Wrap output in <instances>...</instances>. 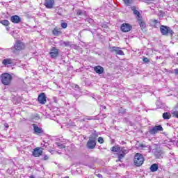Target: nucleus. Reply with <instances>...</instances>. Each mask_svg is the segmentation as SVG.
I'll use <instances>...</instances> for the list:
<instances>
[{
  "instance_id": "1",
  "label": "nucleus",
  "mask_w": 178,
  "mask_h": 178,
  "mask_svg": "<svg viewBox=\"0 0 178 178\" xmlns=\"http://www.w3.org/2000/svg\"><path fill=\"white\" fill-rule=\"evenodd\" d=\"M1 79L3 86H9L12 81V75H10V74L4 73L1 74Z\"/></svg>"
},
{
  "instance_id": "2",
  "label": "nucleus",
  "mask_w": 178,
  "mask_h": 178,
  "mask_svg": "<svg viewBox=\"0 0 178 178\" xmlns=\"http://www.w3.org/2000/svg\"><path fill=\"white\" fill-rule=\"evenodd\" d=\"M144 156L140 153H136L134 156V162L136 166H141L144 163Z\"/></svg>"
},
{
  "instance_id": "3",
  "label": "nucleus",
  "mask_w": 178,
  "mask_h": 178,
  "mask_svg": "<svg viewBox=\"0 0 178 178\" xmlns=\"http://www.w3.org/2000/svg\"><path fill=\"white\" fill-rule=\"evenodd\" d=\"M160 31L163 35H166V34H170V35H173V31L170 29V28L166 26H161L160 28Z\"/></svg>"
},
{
  "instance_id": "4",
  "label": "nucleus",
  "mask_w": 178,
  "mask_h": 178,
  "mask_svg": "<svg viewBox=\"0 0 178 178\" xmlns=\"http://www.w3.org/2000/svg\"><path fill=\"white\" fill-rule=\"evenodd\" d=\"M133 29V26L130 24L124 23L120 26V30L123 33H129Z\"/></svg>"
},
{
  "instance_id": "5",
  "label": "nucleus",
  "mask_w": 178,
  "mask_h": 178,
  "mask_svg": "<svg viewBox=\"0 0 178 178\" xmlns=\"http://www.w3.org/2000/svg\"><path fill=\"white\" fill-rule=\"evenodd\" d=\"M158 131H163V128L161 125H157L149 130V133L152 136H155Z\"/></svg>"
},
{
  "instance_id": "6",
  "label": "nucleus",
  "mask_w": 178,
  "mask_h": 178,
  "mask_svg": "<svg viewBox=\"0 0 178 178\" xmlns=\"http://www.w3.org/2000/svg\"><path fill=\"white\" fill-rule=\"evenodd\" d=\"M110 51L111 52H114L116 55H124V52H123L120 47H110Z\"/></svg>"
},
{
  "instance_id": "7",
  "label": "nucleus",
  "mask_w": 178,
  "mask_h": 178,
  "mask_svg": "<svg viewBox=\"0 0 178 178\" xmlns=\"http://www.w3.org/2000/svg\"><path fill=\"white\" fill-rule=\"evenodd\" d=\"M38 101L39 104L44 105L47 103V96H45V93H41L39 95L38 97Z\"/></svg>"
},
{
  "instance_id": "8",
  "label": "nucleus",
  "mask_w": 178,
  "mask_h": 178,
  "mask_svg": "<svg viewBox=\"0 0 178 178\" xmlns=\"http://www.w3.org/2000/svg\"><path fill=\"white\" fill-rule=\"evenodd\" d=\"M152 153L156 156V158H159V159L161 158L162 154H163V152H162V149H161V148H159V147H156L155 149H152Z\"/></svg>"
},
{
  "instance_id": "9",
  "label": "nucleus",
  "mask_w": 178,
  "mask_h": 178,
  "mask_svg": "<svg viewBox=\"0 0 178 178\" xmlns=\"http://www.w3.org/2000/svg\"><path fill=\"white\" fill-rule=\"evenodd\" d=\"M14 48L16 51H22V49H24V44L20 41H17L14 45Z\"/></svg>"
},
{
  "instance_id": "10",
  "label": "nucleus",
  "mask_w": 178,
  "mask_h": 178,
  "mask_svg": "<svg viewBox=\"0 0 178 178\" xmlns=\"http://www.w3.org/2000/svg\"><path fill=\"white\" fill-rule=\"evenodd\" d=\"M49 55L51 58H52L53 59H55V58H56L58 55H59V50H58L55 47H53L49 52Z\"/></svg>"
},
{
  "instance_id": "11",
  "label": "nucleus",
  "mask_w": 178,
  "mask_h": 178,
  "mask_svg": "<svg viewBox=\"0 0 178 178\" xmlns=\"http://www.w3.org/2000/svg\"><path fill=\"white\" fill-rule=\"evenodd\" d=\"M95 145H97V141L92 140L91 139H89L86 144L88 149H94L95 148Z\"/></svg>"
},
{
  "instance_id": "12",
  "label": "nucleus",
  "mask_w": 178,
  "mask_h": 178,
  "mask_svg": "<svg viewBox=\"0 0 178 178\" xmlns=\"http://www.w3.org/2000/svg\"><path fill=\"white\" fill-rule=\"evenodd\" d=\"M54 5H55L54 0H45L44 1V6L47 9H52V8H54Z\"/></svg>"
},
{
  "instance_id": "13",
  "label": "nucleus",
  "mask_w": 178,
  "mask_h": 178,
  "mask_svg": "<svg viewBox=\"0 0 178 178\" xmlns=\"http://www.w3.org/2000/svg\"><path fill=\"white\" fill-rule=\"evenodd\" d=\"M10 21L12 23H14V24H19V23L22 22V18L18 15H13L10 17Z\"/></svg>"
},
{
  "instance_id": "14",
  "label": "nucleus",
  "mask_w": 178,
  "mask_h": 178,
  "mask_svg": "<svg viewBox=\"0 0 178 178\" xmlns=\"http://www.w3.org/2000/svg\"><path fill=\"white\" fill-rule=\"evenodd\" d=\"M32 154L35 158H38V156L42 155V150L40 147H36L33 149Z\"/></svg>"
},
{
  "instance_id": "15",
  "label": "nucleus",
  "mask_w": 178,
  "mask_h": 178,
  "mask_svg": "<svg viewBox=\"0 0 178 178\" xmlns=\"http://www.w3.org/2000/svg\"><path fill=\"white\" fill-rule=\"evenodd\" d=\"M33 127L35 134H41L43 132L42 129L38 127V126H37L35 124H33Z\"/></svg>"
},
{
  "instance_id": "16",
  "label": "nucleus",
  "mask_w": 178,
  "mask_h": 178,
  "mask_svg": "<svg viewBox=\"0 0 178 178\" xmlns=\"http://www.w3.org/2000/svg\"><path fill=\"white\" fill-rule=\"evenodd\" d=\"M94 70L98 74H102V73H104V67H102L101 65L95 67Z\"/></svg>"
},
{
  "instance_id": "17",
  "label": "nucleus",
  "mask_w": 178,
  "mask_h": 178,
  "mask_svg": "<svg viewBox=\"0 0 178 178\" xmlns=\"http://www.w3.org/2000/svg\"><path fill=\"white\" fill-rule=\"evenodd\" d=\"M3 65L5 66H8V65H13V59L12 58H5L2 60Z\"/></svg>"
},
{
  "instance_id": "18",
  "label": "nucleus",
  "mask_w": 178,
  "mask_h": 178,
  "mask_svg": "<svg viewBox=\"0 0 178 178\" xmlns=\"http://www.w3.org/2000/svg\"><path fill=\"white\" fill-rule=\"evenodd\" d=\"M131 10L134 12V15H135V16H136V18L138 19V20L139 19H141V15H140V12L137 10H136V7H131Z\"/></svg>"
},
{
  "instance_id": "19",
  "label": "nucleus",
  "mask_w": 178,
  "mask_h": 178,
  "mask_svg": "<svg viewBox=\"0 0 178 178\" xmlns=\"http://www.w3.org/2000/svg\"><path fill=\"white\" fill-rule=\"evenodd\" d=\"M140 147L142 148V149H145L147 151V152H151V146L149 145H140Z\"/></svg>"
},
{
  "instance_id": "20",
  "label": "nucleus",
  "mask_w": 178,
  "mask_h": 178,
  "mask_svg": "<svg viewBox=\"0 0 178 178\" xmlns=\"http://www.w3.org/2000/svg\"><path fill=\"white\" fill-rule=\"evenodd\" d=\"M97 137H98V134H97V133L94 132L89 137V140H92L93 141H97Z\"/></svg>"
},
{
  "instance_id": "21",
  "label": "nucleus",
  "mask_w": 178,
  "mask_h": 178,
  "mask_svg": "<svg viewBox=\"0 0 178 178\" xmlns=\"http://www.w3.org/2000/svg\"><path fill=\"white\" fill-rule=\"evenodd\" d=\"M151 172H156L158 170V164L154 163L150 166Z\"/></svg>"
},
{
  "instance_id": "22",
  "label": "nucleus",
  "mask_w": 178,
  "mask_h": 178,
  "mask_svg": "<svg viewBox=\"0 0 178 178\" xmlns=\"http://www.w3.org/2000/svg\"><path fill=\"white\" fill-rule=\"evenodd\" d=\"M60 44H61V45H63L64 47H72V42L61 41Z\"/></svg>"
},
{
  "instance_id": "23",
  "label": "nucleus",
  "mask_w": 178,
  "mask_h": 178,
  "mask_svg": "<svg viewBox=\"0 0 178 178\" xmlns=\"http://www.w3.org/2000/svg\"><path fill=\"white\" fill-rule=\"evenodd\" d=\"M111 149L113 152H119V151H120V147L118 145L113 146V147L111 148Z\"/></svg>"
},
{
  "instance_id": "24",
  "label": "nucleus",
  "mask_w": 178,
  "mask_h": 178,
  "mask_svg": "<svg viewBox=\"0 0 178 178\" xmlns=\"http://www.w3.org/2000/svg\"><path fill=\"white\" fill-rule=\"evenodd\" d=\"M139 26L141 27V29H145V23H144L143 22V19L141 18H140L139 19H138Z\"/></svg>"
},
{
  "instance_id": "25",
  "label": "nucleus",
  "mask_w": 178,
  "mask_h": 178,
  "mask_svg": "<svg viewBox=\"0 0 178 178\" xmlns=\"http://www.w3.org/2000/svg\"><path fill=\"white\" fill-rule=\"evenodd\" d=\"M120 152H122V154H127L129 152V149L126 147H120Z\"/></svg>"
},
{
  "instance_id": "26",
  "label": "nucleus",
  "mask_w": 178,
  "mask_h": 178,
  "mask_svg": "<svg viewBox=\"0 0 178 178\" xmlns=\"http://www.w3.org/2000/svg\"><path fill=\"white\" fill-rule=\"evenodd\" d=\"M127 6H130L133 3V0H123Z\"/></svg>"
},
{
  "instance_id": "27",
  "label": "nucleus",
  "mask_w": 178,
  "mask_h": 178,
  "mask_svg": "<svg viewBox=\"0 0 178 178\" xmlns=\"http://www.w3.org/2000/svg\"><path fill=\"white\" fill-rule=\"evenodd\" d=\"M57 147L60 148V149H63V148H65V145L64 144H62L60 143H56Z\"/></svg>"
},
{
  "instance_id": "28",
  "label": "nucleus",
  "mask_w": 178,
  "mask_h": 178,
  "mask_svg": "<svg viewBox=\"0 0 178 178\" xmlns=\"http://www.w3.org/2000/svg\"><path fill=\"white\" fill-rule=\"evenodd\" d=\"M163 119H166V120L170 119V113H164L163 114Z\"/></svg>"
},
{
  "instance_id": "29",
  "label": "nucleus",
  "mask_w": 178,
  "mask_h": 178,
  "mask_svg": "<svg viewBox=\"0 0 178 178\" xmlns=\"http://www.w3.org/2000/svg\"><path fill=\"white\" fill-rule=\"evenodd\" d=\"M0 23H1V24H3V26H9V24H10L9 22L6 19L0 21Z\"/></svg>"
},
{
  "instance_id": "30",
  "label": "nucleus",
  "mask_w": 178,
  "mask_h": 178,
  "mask_svg": "<svg viewBox=\"0 0 178 178\" xmlns=\"http://www.w3.org/2000/svg\"><path fill=\"white\" fill-rule=\"evenodd\" d=\"M86 120H94V117H86L83 119V122H86Z\"/></svg>"
},
{
  "instance_id": "31",
  "label": "nucleus",
  "mask_w": 178,
  "mask_h": 178,
  "mask_svg": "<svg viewBox=\"0 0 178 178\" xmlns=\"http://www.w3.org/2000/svg\"><path fill=\"white\" fill-rule=\"evenodd\" d=\"M76 14L79 16H83V15H84V11H83L81 10H78Z\"/></svg>"
},
{
  "instance_id": "32",
  "label": "nucleus",
  "mask_w": 178,
  "mask_h": 178,
  "mask_svg": "<svg viewBox=\"0 0 178 178\" xmlns=\"http://www.w3.org/2000/svg\"><path fill=\"white\" fill-rule=\"evenodd\" d=\"M124 155H126L124 153L120 154L118 155L119 161H120L121 159H123L124 158Z\"/></svg>"
},
{
  "instance_id": "33",
  "label": "nucleus",
  "mask_w": 178,
  "mask_h": 178,
  "mask_svg": "<svg viewBox=\"0 0 178 178\" xmlns=\"http://www.w3.org/2000/svg\"><path fill=\"white\" fill-rule=\"evenodd\" d=\"M97 141L99 144H104V138L102 137H99Z\"/></svg>"
},
{
  "instance_id": "34",
  "label": "nucleus",
  "mask_w": 178,
  "mask_h": 178,
  "mask_svg": "<svg viewBox=\"0 0 178 178\" xmlns=\"http://www.w3.org/2000/svg\"><path fill=\"white\" fill-rule=\"evenodd\" d=\"M59 31L56 30V29H54L53 30V34L54 35H59Z\"/></svg>"
},
{
  "instance_id": "35",
  "label": "nucleus",
  "mask_w": 178,
  "mask_h": 178,
  "mask_svg": "<svg viewBox=\"0 0 178 178\" xmlns=\"http://www.w3.org/2000/svg\"><path fill=\"white\" fill-rule=\"evenodd\" d=\"M61 27L63 29H66L67 27V24L65 22L61 23Z\"/></svg>"
},
{
  "instance_id": "36",
  "label": "nucleus",
  "mask_w": 178,
  "mask_h": 178,
  "mask_svg": "<svg viewBox=\"0 0 178 178\" xmlns=\"http://www.w3.org/2000/svg\"><path fill=\"white\" fill-rule=\"evenodd\" d=\"M172 115L178 119V111H173Z\"/></svg>"
},
{
  "instance_id": "37",
  "label": "nucleus",
  "mask_w": 178,
  "mask_h": 178,
  "mask_svg": "<svg viewBox=\"0 0 178 178\" xmlns=\"http://www.w3.org/2000/svg\"><path fill=\"white\" fill-rule=\"evenodd\" d=\"M143 62H144L145 63H148V62H149V60L148 59V58L144 57V58H143Z\"/></svg>"
},
{
  "instance_id": "38",
  "label": "nucleus",
  "mask_w": 178,
  "mask_h": 178,
  "mask_svg": "<svg viewBox=\"0 0 178 178\" xmlns=\"http://www.w3.org/2000/svg\"><path fill=\"white\" fill-rule=\"evenodd\" d=\"M95 176H97V177H99V178H102V175L101 174H97V173H95Z\"/></svg>"
},
{
  "instance_id": "39",
  "label": "nucleus",
  "mask_w": 178,
  "mask_h": 178,
  "mask_svg": "<svg viewBox=\"0 0 178 178\" xmlns=\"http://www.w3.org/2000/svg\"><path fill=\"white\" fill-rule=\"evenodd\" d=\"M153 23H154V24H159V22L158 20H156V19H154V20L153 21Z\"/></svg>"
},
{
  "instance_id": "40",
  "label": "nucleus",
  "mask_w": 178,
  "mask_h": 178,
  "mask_svg": "<svg viewBox=\"0 0 178 178\" xmlns=\"http://www.w3.org/2000/svg\"><path fill=\"white\" fill-rule=\"evenodd\" d=\"M47 159H49V157L47 155L44 156V161H47Z\"/></svg>"
},
{
  "instance_id": "41",
  "label": "nucleus",
  "mask_w": 178,
  "mask_h": 178,
  "mask_svg": "<svg viewBox=\"0 0 178 178\" xmlns=\"http://www.w3.org/2000/svg\"><path fill=\"white\" fill-rule=\"evenodd\" d=\"M174 72H175V74L178 75V68L174 70Z\"/></svg>"
},
{
  "instance_id": "42",
  "label": "nucleus",
  "mask_w": 178,
  "mask_h": 178,
  "mask_svg": "<svg viewBox=\"0 0 178 178\" xmlns=\"http://www.w3.org/2000/svg\"><path fill=\"white\" fill-rule=\"evenodd\" d=\"M29 178H35V177H34V175H31L29 176Z\"/></svg>"
},
{
  "instance_id": "43",
  "label": "nucleus",
  "mask_w": 178,
  "mask_h": 178,
  "mask_svg": "<svg viewBox=\"0 0 178 178\" xmlns=\"http://www.w3.org/2000/svg\"><path fill=\"white\" fill-rule=\"evenodd\" d=\"M6 127L8 129V127H9V125H8V124H6Z\"/></svg>"
},
{
  "instance_id": "44",
  "label": "nucleus",
  "mask_w": 178,
  "mask_h": 178,
  "mask_svg": "<svg viewBox=\"0 0 178 178\" xmlns=\"http://www.w3.org/2000/svg\"><path fill=\"white\" fill-rule=\"evenodd\" d=\"M103 109H106V106H104Z\"/></svg>"
},
{
  "instance_id": "45",
  "label": "nucleus",
  "mask_w": 178,
  "mask_h": 178,
  "mask_svg": "<svg viewBox=\"0 0 178 178\" xmlns=\"http://www.w3.org/2000/svg\"><path fill=\"white\" fill-rule=\"evenodd\" d=\"M78 87H79V86L76 85V87H75V88H77Z\"/></svg>"
},
{
  "instance_id": "46",
  "label": "nucleus",
  "mask_w": 178,
  "mask_h": 178,
  "mask_svg": "<svg viewBox=\"0 0 178 178\" xmlns=\"http://www.w3.org/2000/svg\"><path fill=\"white\" fill-rule=\"evenodd\" d=\"M149 1H154V0H149Z\"/></svg>"
},
{
  "instance_id": "47",
  "label": "nucleus",
  "mask_w": 178,
  "mask_h": 178,
  "mask_svg": "<svg viewBox=\"0 0 178 178\" xmlns=\"http://www.w3.org/2000/svg\"><path fill=\"white\" fill-rule=\"evenodd\" d=\"M177 55H178V53H177Z\"/></svg>"
},
{
  "instance_id": "48",
  "label": "nucleus",
  "mask_w": 178,
  "mask_h": 178,
  "mask_svg": "<svg viewBox=\"0 0 178 178\" xmlns=\"http://www.w3.org/2000/svg\"><path fill=\"white\" fill-rule=\"evenodd\" d=\"M67 178H69V177H67Z\"/></svg>"
}]
</instances>
